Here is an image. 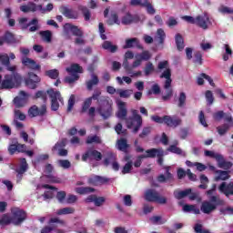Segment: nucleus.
Instances as JSON below:
<instances>
[{
  "label": "nucleus",
  "mask_w": 233,
  "mask_h": 233,
  "mask_svg": "<svg viewBox=\"0 0 233 233\" xmlns=\"http://www.w3.org/2000/svg\"><path fill=\"white\" fill-rule=\"evenodd\" d=\"M100 96L101 90L96 89L92 96L87 97V99H91V103L93 100L97 101L99 105V107L97 108L99 116H101L103 119H108V117L112 116V100L108 96L100 97Z\"/></svg>",
  "instance_id": "nucleus-1"
},
{
  "label": "nucleus",
  "mask_w": 233,
  "mask_h": 233,
  "mask_svg": "<svg viewBox=\"0 0 233 233\" xmlns=\"http://www.w3.org/2000/svg\"><path fill=\"white\" fill-rule=\"evenodd\" d=\"M70 32L75 38V45L83 46L86 45V41L85 40V32L79 26L72 25L71 23H66L63 26V35L65 39L67 41L72 39V35H70Z\"/></svg>",
  "instance_id": "nucleus-2"
},
{
  "label": "nucleus",
  "mask_w": 233,
  "mask_h": 233,
  "mask_svg": "<svg viewBox=\"0 0 233 233\" xmlns=\"http://www.w3.org/2000/svg\"><path fill=\"white\" fill-rule=\"evenodd\" d=\"M23 83V76L17 72H13L11 75H5L0 85V90H11L12 88H18Z\"/></svg>",
  "instance_id": "nucleus-3"
},
{
  "label": "nucleus",
  "mask_w": 233,
  "mask_h": 233,
  "mask_svg": "<svg viewBox=\"0 0 233 233\" xmlns=\"http://www.w3.org/2000/svg\"><path fill=\"white\" fill-rule=\"evenodd\" d=\"M57 225H62V227H65L66 225V222L63 219H60L59 218H49L47 222V226H45L41 230L40 233H65V230L63 229H57Z\"/></svg>",
  "instance_id": "nucleus-4"
},
{
  "label": "nucleus",
  "mask_w": 233,
  "mask_h": 233,
  "mask_svg": "<svg viewBox=\"0 0 233 233\" xmlns=\"http://www.w3.org/2000/svg\"><path fill=\"white\" fill-rule=\"evenodd\" d=\"M11 218L13 220V225L15 227H21L23 223L26 221L28 218V214L25 209H21L20 208H11Z\"/></svg>",
  "instance_id": "nucleus-5"
},
{
  "label": "nucleus",
  "mask_w": 233,
  "mask_h": 233,
  "mask_svg": "<svg viewBox=\"0 0 233 233\" xmlns=\"http://www.w3.org/2000/svg\"><path fill=\"white\" fill-rule=\"evenodd\" d=\"M146 201L149 203H158L159 205H167V198L159 195L156 189H147L145 193Z\"/></svg>",
  "instance_id": "nucleus-6"
},
{
  "label": "nucleus",
  "mask_w": 233,
  "mask_h": 233,
  "mask_svg": "<svg viewBox=\"0 0 233 233\" xmlns=\"http://www.w3.org/2000/svg\"><path fill=\"white\" fill-rule=\"evenodd\" d=\"M47 94L51 99V110L53 112H57L59 110V102L64 103L65 101L63 96H61V92L55 91L53 88H51L47 90Z\"/></svg>",
  "instance_id": "nucleus-7"
},
{
  "label": "nucleus",
  "mask_w": 233,
  "mask_h": 233,
  "mask_svg": "<svg viewBox=\"0 0 233 233\" xmlns=\"http://www.w3.org/2000/svg\"><path fill=\"white\" fill-rule=\"evenodd\" d=\"M8 152H9L10 156H14V154H15V152L22 153V154L25 152V154H27L29 156V157H32V156H34V151H32V150L26 151V145L19 144V142L17 140H15L11 145H9Z\"/></svg>",
  "instance_id": "nucleus-8"
},
{
  "label": "nucleus",
  "mask_w": 233,
  "mask_h": 233,
  "mask_svg": "<svg viewBox=\"0 0 233 233\" xmlns=\"http://www.w3.org/2000/svg\"><path fill=\"white\" fill-rule=\"evenodd\" d=\"M19 25L22 30H26L29 27V32H37L39 30V20L37 18H33L28 24V18L21 17L18 19Z\"/></svg>",
  "instance_id": "nucleus-9"
},
{
  "label": "nucleus",
  "mask_w": 233,
  "mask_h": 233,
  "mask_svg": "<svg viewBox=\"0 0 233 233\" xmlns=\"http://www.w3.org/2000/svg\"><path fill=\"white\" fill-rule=\"evenodd\" d=\"M46 105L43 104L40 107L34 105L29 107L27 114L29 117H44V116H46Z\"/></svg>",
  "instance_id": "nucleus-10"
},
{
  "label": "nucleus",
  "mask_w": 233,
  "mask_h": 233,
  "mask_svg": "<svg viewBox=\"0 0 233 233\" xmlns=\"http://www.w3.org/2000/svg\"><path fill=\"white\" fill-rule=\"evenodd\" d=\"M88 159H90V161L93 159L95 161H101V159H103V154L97 149L89 148L82 155V161L86 162L88 161Z\"/></svg>",
  "instance_id": "nucleus-11"
},
{
  "label": "nucleus",
  "mask_w": 233,
  "mask_h": 233,
  "mask_svg": "<svg viewBox=\"0 0 233 233\" xmlns=\"http://www.w3.org/2000/svg\"><path fill=\"white\" fill-rule=\"evenodd\" d=\"M182 123L183 120L177 116H164V124L170 128H177Z\"/></svg>",
  "instance_id": "nucleus-12"
},
{
  "label": "nucleus",
  "mask_w": 233,
  "mask_h": 233,
  "mask_svg": "<svg viewBox=\"0 0 233 233\" xmlns=\"http://www.w3.org/2000/svg\"><path fill=\"white\" fill-rule=\"evenodd\" d=\"M110 181V178L95 175L87 178V185L92 187H101V185H106Z\"/></svg>",
  "instance_id": "nucleus-13"
},
{
  "label": "nucleus",
  "mask_w": 233,
  "mask_h": 233,
  "mask_svg": "<svg viewBox=\"0 0 233 233\" xmlns=\"http://www.w3.org/2000/svg\"><path fill=\"white\" fill-rule=\"evenodd\" d=\"M210 24V18L208 15L204 14L202 15H198L195 20V25L202 28V30H208V25Z\"/></svg>",
  "instance_id": "nucleus-14"
},
{
  "label": "nucleus",
  "mask_w": 233,
  "mask_h": 233,
  "mask_svg": "<svg viewBox=\"0 0 233 233\" xmlns=\"http://www.w3.org/2000/svg\"><path fill=\"white\" fill-rule=\"evenodd\" d=\"M19 96H21L15 97L13 101L16 108H23L28 103V94L25 91H20Z\"/></svg>",
  "instance_id": "nucleus-15"
},
{
  "label": "nucleus",
  "mask_w": 233,
  "mask_h": 233,
  "mask_svg": "<svg viewBox=\"0 0 233 233\" xmlns=\"http://www.w3.org/2000/svg\"><path fill=\"white\" fill-rule=\"evenodd\" d=\"M22 65L29 68V70H41V65L37 64L35 60L29 58L28 56H22Z\"/></svg>",
  "instance_id": "nucleus-16"
},
{
  "label": "nucleus",
  "mask_w": 233,
  "mask_h": 233,
  "mask_svg": "<svg viewBox=\"0 0 233 233\" xmlns=\"http://www.w3.org/2000/svg\"><path fill=\"white\" fill-rule=\"evenodd\" d=\"M106 201L105 197H97V195H89L86 198V203H94L95 207H103V204Z\"/></svg>",
  "instance_id": "nucleus-17"
},
{
  "label": "nucleus",
  "mask_w": 233,
  "mask_h": 233,
  "mask_svg": "<svg viewBox=\"0 0 233 233\" xmlns=\"http://www.w3.org/2000/svg\"><path fill=\"white\" fill-rule=\"evenodd\" d=\"M0 63L3 66H5L8 72H15L17 70L16 66H10V56H8V54L0 55Z\"/></svg>",
  "instance_id": "nucleus-18"
},
{
  "label": "nucleus",
  "mask_w": 233,
  "mask_h": 233,
  "mask_svg": "<svg viewBox=\"0 0 233 233\" xmlns=\"http://www.w3.org/2000/svg\"><path fill=\"white\" fill-rule=\"evenodd\" d=\"M170 86H172V78H166L164 85L166 95L162 96L163 101H168V99L174 96V90Z\"/></svg>",
  "instance_id": "nucleus-19"
},
{
  "label": "nucleus",
  "mask_w": 233,
  "mask_h": 233,
  "mask_svg": "<svg viewBox=\"0 0 233 233\" xmlns=\"http://www.w3.org/2000/svg\"><path fill=\"white\" fill-rule=\"evenodd\" d=\"M215 159L218 163V168H224V170H229V168H232V162L225 160L223 155H217Z\"/></svg>",
  "instance_id": "nucleus-20"
},
{
  "label": "nucleus",
  "mask_w": 233,
  "mask_h": 233,
  "mask_svg": "<svg viewBox=\"0 0 233 233\" xmlns=\"http://www.w3.org/2000/svg\"><path fill=\"white\" fill-rule=\"evenodd\" d=\"M59 12H61L65 17H67V19H77L79 17V15L74 9H70L66 7V5H62L59 7Z\"/></svg>",
  "instance_id": "nucleus-21"
},
{
  "label": "nucleus",
  "mask_w": 233,
  "mask_h": 233,
  "mask_svg": "<svg viewBox=\"0 0 233 233\" xmlns=\"http://www.w3.org/2000/svg\"><path fill=\"white\" fill-rule=\"evenodd\" d=\"M2 41L6 45H16V43H19V40H17L15 35L10 31H6L4 35H2Z\"/></svg>",
  "instance_id": "nucleus-22"
},
{
  "label": "nucleus",
  "mask_w": 233,
  "mask_h": 233,
  "mask_svg": "<svg viewBox=\"0 0 233 233\" xmlns=\"http://www.w3.org/2000/svg\"><path fill=\"white\" fill-rule=\"evenodd\" d=\"M134 46L138 48V50H143V46L139 43V39L136 37L126 39V44L123 48L127 50V48H134Z\"/></svg>",
  "instance_id": "nucleus-23"
},
{
  "label": "nucleus",
  "mask_w": 233,
  "mask_h": 233,
  "mask_svg": "<svg viewBox=\"0 0 233 233\" xmlns=\"http://www.w3.org/2000/svg\"><path fill=\"white\" fill-rule=\"evenodd\" d=\"M127 114H128V111L127 110V104L125 102H119L116 117H118V119H122L123 121H127Z\"/></svg>",
  "instance_id": "nucleus-24"
},
{
  "label": "nucleus",
  "mask_w": 233,
  "mask_h": 233,
  "mask_svg": "<svg viewBox=\"0 0 233 233\" xmlns=\"http://www.w3.org/2000/svg\"><path fill=\"white\" fill-rule=\"evenodd\" d=\"M116 148L120 152H124V154H128L130 144H128V140H127V138L121 137L116 141Z\"/></svg>",
  "instance_id": "nucleus-25"
},
{
  "label": "nucleus",
  "mask_w": 233,
  "mask_h": 233,
  "mask_svg": "<svg viewBox=\"0 0 233 233\" xmlns=\"http://www.w3.org/2000/svg\"><path fill=\"white\" fill-rule=\"evenodd\" d=\"M218 208L215 204H212L210 201H203L200 206V210L203 214H211L214 212Z\"/></svg>",
  "instance_id": "nucleus-26"
},
{
  "label": "nucleus",
  "mask_w": 233,
  "mask_h": 233,
  "mask_svg": "<svg viewBox=\"0 0 233 233\" xmlns=\"http://www.w3.org/2000/svg\"><path fill=\"white\" fill-rule=\"evenodd\" d=\"M213 119L215 121H221V119H224L227 123H232V116L226 114L223 111H218L213 114Z\"/></svg>",
  "instance_id": "nucleus-27"
},
{
  "label": "nucleus",
  "mask_w": 233,
  "mask_h": 233,
  "mask_svg": "<svg viewBox=\"0 0 233 233\" xmlns=\"http://www.w3.org/2000/svg\"><path fill=\"white\" fill-rule=\"evenodd\" d=\"M133 114V118H136L137 124L133 128V133L134 134H137V132H139V128H141V127L143 126V117H141V115L137 114V110L134 109L132 111Z\"/></svg>",
  "instance_id": "nucleus-28"
},
{
  "label": "nucleus",
  "mask_w": 233,
  "mask_h": 233,
  "mask_svg": "<svg viewBox=\"0 0 233 233\" xmlns=\"http://www.w3.org/2000/svg\"><path fill=\"white\" fill-rule=\"evenodd\" d=\"M218 190L225 194V196H233V183L227 185V182H222L218 187Z\"/></svg>",
  "instance_id": "nucleus-29"
},
{
  "label": "nucleus",
  "mask_w": 233,
  "mask_h": 233,
  "mask_svg": "<svg viewBox=\"0 0 233 233\" xmlns=\"http://www.w3.org/2000/svg\"><path fill=\"white\" fill-rule=\"evenodd\" d=\"M164 168L166 170V177L163 174L159 175L157 178L158 183H165L166 181H172L174 179V175L170 173V167H164Z\"/></svg>",
  "instance_id": "nucleus-30"
},
{
  "label": "nucleus",
  "mask_w": 233,
  "mask_h": 233,
  "mask_svg": "<svg viewBox=\"0 0 233 233\" xmlns=\"http://www.w3.org/2000/svg\"><path fill=\"white\" fill-rule=\"evenodd\" d=\"M132 23H139V18L128 12L122 17V25H132Z\"/></svg>",
  "instance_id": "nucleus-31"
},
{
  "label": "nucleus",
  "mask_w": 233,
  "mask_h": 233,
  "mask_svg": "<svg viewBox=\"0 0 233 233\" xmlns=\"http://www.w3.org/2000/svg\"><path fill=\"white\" fill-rule=\"evenodd\" d=\"M96 85H99V77L96 74H92L91 79L86 81V89L91 92V90H94V86H96Z\"/></svg>",
  "instance_id": "nucleus-32"
},
{
  "label": "nucleus",
  "mask_w": 233,
  "mask_h": 233,
  "mask_svg": "<svg viewBox=\"0 0 233 233\" xmlns=\"http://www.w3.org/2000/svg\"><path fill=\"white\" fill-rule=\"evenodd\" d=\"M47 179H51L52 183H61V180L59 178L52 176V172H54V166L52 164L46 165V170Z\"/></svg>",
  "instance_id": "nucleus-33"
},
{
  "label": "nucleus",
  "mask_w": 233,
  "mask_h": 233,
  "mask_svg": "<svg viewBox=\"0 0 233 233\" xmlns=\"http://www.w3.org/2000/svg\"><path fill=\"white\" fill-rule=\"evenodd\" d=\"M75 192L80 196H86L87 194H94L96 188L92 187H79L75 188Z\"/></svg>",
  "instance_id": "nucleus-34"
},
{
  "label": "nucleus",
  "mask_w": 233,
  "mask_h": 233,
  "mask_svg": "<svg viewBox=\"0 0 233 233\" xmlns=\"http://www.w3.org/2000/svg\"><path fill=\"white\" fill-rule=\"evenodd\" d=\"M163 149H157V148H150L146 150V154L142 155L144 156V158L147 159L148 157L154 159V157H157V156H161V152Z\"/></svg>",
  "instance_id": "nucleus-35"
},
{
  "label": "nucleus",
  "mask_w": 233,
  "mask_h": 233,
  "mask_svg": "<svg viewBox=\"0 0 233 233\" xmlns=\"http://www.w3.org/2000/svg\"><path fill=\"white\" fill-rule=\"evenodd\" d=\"M175 43L177 45V49L178 52H182V50L185 49V39L183 38V35L181 34L177 33L175 35Z\"/></svg>",
  "instance_id": "nucleus-36"
},
{
  "label": "nucleus",
  "mask_w": 233,
  "mask_h": 233,
  "mask_svg": "<svg viewBox=\"0 0 233 233\" xmlns=\"http://www.w3.org/2000/svg\"><path fill=\"white\" fill-rule=\"evenodd\" d=\"M68 74H83V67L79 64H72L69 67L66 68Z\"/></svg>",
  "instance_id": "nucleus-37"
},
{
  "label": "nucleus",
  "mask_w": 233,
  "mask_h": 233,
  "mask_svg": "<svg viewBox=\"0 0 233 233\" xmlns=\"http://www.w3.org/2000/svg\"><path fill=\"white\" fill-rule=\"evenodd\" d=\"M216 174L218 175L215 177L216 181H227V179L230 178V171L217 170Z\"/></svg>",
  "instance_id": "nucleus-38"
},
{
  "label": "nucleus",
  "mask_w": 233,
  "mask_h": 233,
  "mask_svg": "<svg viewBox=\"0 0 233 233\" xmlns=\"http://www.w3.org/2000/svg\"><path fill=\"white\" fill-rule=\"evenodd\" d=\"M101 143H103V140L97 135L88 136L86 139V145H101Z\"/></svg>",
  "instance_id": "nucleus-39"
},
{
  "label": "nucleus",
  "mask_w": 233,
  "mask_h": 233,
  "mask_svg": "<svg viewBox=\"0 0 233 233\" xmlns=\"http://www.w3.org/2000/svg\"><path fill=\"white\" fill-rule=\"evenodd\" d=\"M102 48L104 50H107V52H110L111 54H116V52H117V46L113 45L112 42L110 41H105L102 44Z\"/></svg>",
  "instance_id": "nucleus-40"
},
{
  "label": "nucleus",
  "mask_w": 233,
  "mask_h": 233,
  "mask_svg": "<svg viewBox=\"0 0 233 233\" xmlns=\"http://www.w3.org/2000/svg\"><path fill=\"white\" fill-rule=\"evenodd\" d=\"M233 127V119L232 122H228V124H223L220 127H217L218 133L219 134V136H225L226 133L228 132V130H230V127Z\"/></svg>",
  "instance_id": "nucleus-41"
},
{
  "label": "nucleus",
  "mask_w": 233,
  "mask_h": 233,
  "mask_svg": "<svg viewBox=\"0 0 233 233\" xmlns=\"http://www.w3.org/2000/svg\"><path fill=\"white\" fill-rule=\"evenodd\" d=\"M28 170V163L26 162V158L20 159V166L15 169L16 174H25Z\"/></svg>",
  "instance_id": "nucleus-42"
},
{
  "label": "nucleus",
  "mask_w": 233,
  "mask_h": 233,
  "mask_svg": "<svg viewBox=\"0 0 233 233\" xmlns=\"http://www.w3.org/2000/svg\"><path fill=\"white\" fill-rule=\"evenodd\" d=\"M0 225L2 227L8 226V225H14V222L12 220V215H8L7 213L3 214L0 218Z\"/></svg>",
  "instance_id": "nucleus-43"
},
{
  "label": "nucleus",
  "mask_w": 233,
  "mask_h": 233,
  "mask_svg": "<svg viewBox=\"0 0 233 233\" xmlns=\"http://www.w3.org/2000/svg\"><path fill=\"white\" fill-rule=\"evenodd\" d=\"M114 161H117V157L114 154V152H107L106 157L104 159L103 164L105 167H108L110 163H114Z\"/></svg>",
  "instance_id": "nucleus-44"
},
{
  "label": "nucleus",
  "mask_w": 233,
  "mask_h": 233,
  "mask_svg": "<svg viewBox=\"0 0 233 233\" xmlns=\"http://www.w3.org/2000/svg\"><path fill=\"white\" fill-rule=\"evenodd\" d=\"M39 35L41 36L42 41H45V43H52V31H40Z\"/></svg>",
  "instance_id": "nucleus-45"
},
{
  "label": "nucleus",
  "mask_w": 233,
  "mask_h": 233,
  "mask_svg": "<svg viewBox=\"0 0 233 233\" xmlns=\"http://www.w3.org/2000/svg\"><path fill=\"white\" fill-rule=\"evenodd\" d=\"M78 10L83 15L85 21H88L92 17V13L90 12V9H88V7L85 5H80L78 7Z\"/></svg>",
  "instance_id": "nucleus-46"
},
{
  "label": "nucleus",
  "mask_w": 233,
  "mask_h": 233,
  "mask_svg": "<svg viewBox=\"0 0 233 233\" xmlns=\"http://www.w3.org/2000/svg\"><path fill=\"white\" fill-rule=\"evenodd\" d=\"M190 194H192V189L187 188L186 190L175 192L174 196H175L176 199H183V198H187V196H190Z\"/></svg>",
  "instance_id": "nucleus-47"
},
{
  "label": "nucleus",
  "mask_w": 233,
  "mask_h": 233,
  "mask_svg": "<svg viewBox=\"0 0 233 233\" xmlns=\"http://www.w3.org/2000/svg\"><path fill=\"white\" fill-rule=\"evenodd\" d=\"M76 212V208L71 207H66L64 208H60L56 211V216H66L68 214H74Z\"/></svg>",
  "instance_id": "nucleus-48"
},
{
  "label": "nucleus",
  "mask_w": 233,
  "mask_h": 233,
  "mask_svg": "<svg viewBox=\"0 0 233 233\" xmlns=\"http://www.w3.org/2000/svg\"><path fill=\"white\" fill-rule=\"evenodd\" d=\"M184 212H193V214H200L199 208L196 205L186 204L183 206Z\"/></svg>",
  "instance_id": "nucleus-49"
},
{
  "label": "nucleus",
  "mask_w": 233,
  "mask_h": 233,
  "mask_svg": "<svg viewBox=\"0 0 233 233\" xmlns=\"http://www.w3.org/2000/svg\"><path fill=\"white\" fill-rule=\"evenodd\" d=\"M187 105V94L185 92H180L178 96L177 106L178 108H184Z\"/></svg>",
  "instance_id": "nucleus-50"
},
{
  "label": "nucleus",
  "mask_w": 233,
  "mask_h": 233,
  "mask_svg": "<svg viewBox=\"0 0 233 233\" xmlns=\"http://www.w3.org/2000/svg\"><path fill=\"white\" fill-rule=\"evenodd\" d=\"M65 147H66V138H63L61 141L56 142L55 146L52 147V151L59 152V150H62L63 148H65Z\"/></svg>",
  "instance_id": "nucleus-51"
},
{
  "label": "nucleus",
  "mask_w": 233,
  "mask_h": 233,
  "mask_svg": "<svg viewBox=\"0 0 233 233\" xmlns=\"http://www.w3.org/2000/svg\"><path fill=\"white\" fill-rule=\"evenodd\" d=\"M159 96L161 94V87L159 86V84H154L149 90H147V96Z\"/></svg>",
  "instance_id": "nucleus-52"
},
{
  "label": "nucleus",
  "mask_w": 233,
  "mask_h": 233,
  "mask_svg": "<svg viewBox=\"0 0 233 233\" xmlns=\"http://www.w3.org/2000/svg\"><path fill=\"white\" fill-rule=\"evenodd\" d=\"M47 96H48V91L46 92L43 90H39L35 93V95L33 98L34 99L41 98L44 101V103H46V99H48Z\"/></svg>",
  "instance_id": "nucleus-53"
},
{
  "label": "nucleus",
  "mask_w": 233,
  "mask_h": 233,
  "mask_svg": "<svg viewBox=\"0 0 233 233\" xmlns=\"http://www.w3.org/2000/svg\"><path fill=\"white\" fill-rule=\"evenodd\" d=\"M107 25H109V26H112V25H119V15H117L116 13H112L107 20Z\"/></svg>",
  "instance_id": "nucleus-54"
},
{
  "label": "nucleus",
  "mask_w": 233,
  "mask_h": 233,
  "mask_svg": "<svg viewBox=\"0 0 233 233\" xmlns=\"http://www.w3.org/2000/svg\"><path fill=\"white\" fill-rule=\"evenodd\" d=\"M165 37H167V35L165 34V30H163L162 28L157 29V40L160 45H163V43H165Z\"/></svg>",
  "instance_id": "nucleus-55"
},
{
  "label": "nucleus",
  "mask_w": 233,
  "mask_h": 233,
  "mask_svg": "<svg viewBox=\"0 0 233 233\" xmlns=\"http://www.w3.org/2000/svg\"><path fill=\"white\" fill-rule=\"evenodd\" d=\"M90 106H92V102L90 98H86L81 108V114L88 112Z\"/></svg>",
  "instance_id": "nucleus-56"
},
{
  "label": "nucleus",
  "mask_w": 233,
  "mask_h": 233,
  "mask_svg": "<svg viewBox=\"0 0 233 233\" xmlns=\"http://www.w3.org/2000/svg\"><path fill=\"white\" fill-rule=\"evenodd\" d=\"M46 76H47V77H50V79H58L59 70L57 69L47 70L46 71Z\"/></svg>",
  "instance_id": "nucleus-57"
},
{
  "label": "nucleus",
  "mask_w": 233,
  "mask_h": 233,
  "mask_svg": "<svg viewBox=\"0 0 233 233\" xmlns=\"http://www.w3.org/2000/svg\"><path fill=\"white\" fill-rule=\"evenodd\" d=\"M56 199L58 201V203H66V192L65 191H58L56 193Z\"/></svg>",
  "instance_id": "nucleus-58"
},
{
  "label": "nucleus",
  "mask_w": 233,
  "mask_h": 233,
  "mask_svg": "<svg viewBox=\"0 0 233 233\" xmlns=\"http://www.w3.org/2000/svg\"><path fill=\"white\" fill-rule=\"evenodd\" d=\"M25 86H28V88H31V90H35V88H37V83L39 82H35V80L25 78Z\"/></svg>",
  "instance_id": "nucleus-59"
},
{
  "label": "nucleus",
  "mask_w": 233,
  "mask_h": 233,
  "mask_svg": "<svg viewBox=\"0 0 233 233\" xmlns=\"http://www.w3.org/2000/svg\"><path fill=\"white\" fill-rule=\"evenodd\" d=\"M193 63H195V65H203V54H201L200 51L195 53Z\"/></svg>",
  "instance_id": "nucleus-60"
},
{
  "label": "nucleus",
  "mask_w": 233,
  "mask_h": 233,
  "mask_svg": "<svg viewBox=\"0 0 233 233\" xmlns=\"http://www.w3.org/2000/svg\"><path fill=\"white\" fill-rule=\"evenodd\" d=\"M74 105H76V95H71L67 102V112H72Z\"/></svg>",
  "instance_id": "nucleus-61"
},
{
  "label": "nucleus",
  "mask_w": 233,
  "mask_h": 233,
  "mask_svg": "<svg viewBox=\"0 0 233 233\" xmlns=\"http://www.w3.org/2000/svg\"><path fill=\"white\" fill-rule=\"evenodd\" d=\"M15 119L16 121L18 119H19V121H25V119H26V115H25V113L21 112V110L15 109Z\"/></svg>",
  "instance_id": "nucleus-62"
},
{
  "label": "nucleus",
  "mask_w": 233,
  "mask_h": 233,
  "mask_svg": "<svg viewBox=\"0 0 233 233\" xmlns=\"http://www.w3.org/2000/svg\"><path fill=\"white\" fill-rule=\"evenodd\" d=\"M205 96L208 105H212L214 103V94L212 91L207 90Z\"/></svg>",
  "instance_id": "nucleus-63"
},
{
  "label": "nucleus",
  "mask_w": 233,
  "mask_h": 233,
  "mask_svg": "<svg viewBox=\"0 0 233 233\" xmlns=\"http://www.w3.org/2000/svg\"><path fill=\"white\" fill-rule=\"evenodd\" d=\"M194 231L196 233H211L208 229H203V225L201 224H195Z\"/></svg>",
  "instance_id": "nucleus-64"
}]
</instances>
